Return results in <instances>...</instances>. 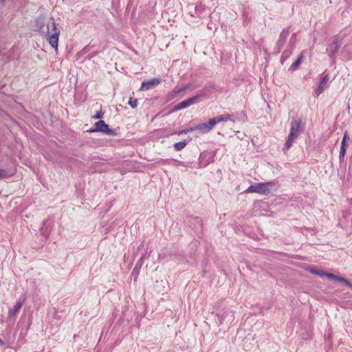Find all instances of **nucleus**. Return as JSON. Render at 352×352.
Returning <instances> with one entry per match:
<instances>
[{
  "label": "nucleus",
  "instance_id": "nucleus-1",
  "mask_svg": "<svg viewBox=\"0 0 352 352\" xmlns=\"http://www.w3.org/2000/svg\"><path fill=\"white\" fill-rule=\"evenodd\" d=\"M35 31L45 39L56 52L58 50V41L60 31L53 17L41 15L34 21Z\"/></svg>",
  "mask_w": 352,
  "mask_h": 352
},
{
  "label": "nucleus",
  "instance_id": "nucleus-16",
  "mask_svg": "<svg viewBox=\"0 0 352 352\" xmlns=\"http://www.w3.org/2000/svg\"><path fill=\"white\" fill-rule=\"evenodd\" d=\"M196 131L195 126L184 129L178 133V134L188 133Z\"/></svg>",
  "mask_w": 352,
  "mask_h": 352
},
{
  "label": "nucleus",
  "instance_id": "nucleus-4",
  "mask_svg": "<svg viewBox=\"0 0 352 352\" xmlns=\"http://www.w3.org/2000/svg\"><path fill=\"white\" fill-rule=\"evenodd\" d=\"M309 272L311 274H312L318 275V276H321V277L322 276H325L329 280H336V281L341 282V283L345 284L346 286H348L351 289H352V283L351 282H349L347 279L335 275V274H333L332 273L324 272L322 270H316V269H314V268L310 269L309 270Z\"/></svg>",
  "mask_w": 352,
  "mask_h": 352
},
{
  "label": "nucleus",
  "instance_id": "nucleus-12",
  "mask_svg": "<svg viewBox=\"0 0 352 352\" xmlns=\"http://www.w3.org/2000/svg\"><path fill=\"white\" fill-rule=\"evenodd\" d=\"M23 302V301H17L13 309L9 311L8 315L9 317L12 318L17 314L19 311L21 309Z\"/></svg>",
  "mask_w": 352,
  "mask_h": 352
},
{
  "label": "nucleus",
  "instance_id": "nucleus-8",
  "mask_svg": "<svg viewBox=\"0 0 352 352\" xmlns=\"http://www.w3.org/2000/svg\"><path fill=\"white\" fill-rule=\"evenodd\" d=\"M329 81V76H324L320 81L318 87L314 91L313 96L314 98H318L324 91V86Z\"/></svg>",
  "mask_w": 352,
  "mask_h": 352
},
{
  "label": "nucleus",
  "instance_id": "nucleus-5",
  "mask_svg": "<svg viewBox=\"0 0 352 352\" xmlns=\"http://www.w3.org/2000/svg\"><path fill=\"white\" fill-rule=\"evenodd\" d=\"M87 131L89 133L101 132L109 135H117L116 130L109 129V126L103 120H100L94 123L92 128Z\"/></svg>",
  "mask_w": 352,
  "mask_h": 352
},
{
  "label": "nucleus",
  "instance_id": "nucleus-6",
  "mask_svg": "<svg viewBox=\"0 0 352 352\" xmlns=\"http://www.w3.org/2000/svg\"><path fill=\"white\" fill-rule=\"evenodd\" d=\"M161 79L160 78H153L148 80L143 81L140 88V91H146L155 87L160 84Z\"/></svg>",
  "mask_w": 352,
  "mask_h": 352
},
{
  "label": "nucleus",
  "instance_id": "nucleus-20",
  "mask_svg": "<svg viewBox=\"0 0 352 352\" xmlns=\"http://www.w3.org/2000/svg\"><path fill=\"white\" fill-rule=\"evenodd\" d=\"M6 176V171L4 170L0 169V179Z\"/></svg>",
  "mask_w": 352,
  "mask_h": 352
},
{
  "label": "nucleus",
  "instance_id": "nucleus-24",
  "mask_svg": "<svg viewBox=\"0 0 352 352\" xmlns=\"http://www.w3.org/2000/svg\"><path fill=\"white\" fill-rule=\"evenodd\" d=\"M0 1H1V2L2 3H4V2L6 1V0H0Z\"/></svg>",
  "mask_w": 352,
  "mask_h": 352
},
{
  "label": "nucleus",
  "instance_id": "nucleus-2",
  "mask_svg": "<svg viewBox=\"0 0 352 352\" xmlns=\"http://www.w3.org/2000/svg\"><path fill=\"white\" fill-rule=\"evenodd\" d=\"M303 131L302 122L299 118H295L292 120L290 132L283 148V151H287L292 146L294 140Z\"/></svg>",
  "mask_w": 352,
  "mask_h": 352
},
{
  "label": "nucleus",
  "instance_id": "nucleus-10",
  "mask_svg": "<svg viewBox=\"0 0 352 352\" xmlns=\"http://www.w3.org/2000/svg\"><path fill=\"white\" fill-rule=\"evenodd\" d=\"M340 47V43H339L338 41H334L329 45V47L327 49V50L329 52L330 56H332L338 51Z\"/></svg>",
  "mask_w": 352,
  "mask_h": 352
},
{
  "label": "nucleus",
  "instance_id": "nucleus-18",
  "mask_svg": "<svg viewBox=\"0 0 352 352\" xmlns=\"http://www.w3.org/2000/svg\"><path fill=\"white\" fill-rule=\"evenodd\" d=\"M346 147L340 146V157H342L344 156L346 153Z\"/></svg>",
  "mask_w": 352,
  "mask_h": 352
},
{
  "label": "nucleus",
  "instance_id": "nucleus-9",
  "mask_svg": "<svg viewBox=\"0 0 352 352\" xmlns=\"http://www.w3.org/2000/svg\"><path fill=\"white\" fill-rule=\"evenodd\" d=\"M214 126V122L211 119L208 123H203L195 126L196 131H199L201 133H207L211 131Z\"/></svg>",
  "mask_w": 352,
  "mask_h": 352
},
{
  "label": "nucleus",
  "instance_id": "nucleus-7",
  "mask_svg": "<svg viewBox=\"0 0 352 352\" xmlns=\"http://www.w3.org/2000/svg\"><path fill=\"white\" fill-rule=\"evenodd\" d=\"M197 96H193V97L189 98L179 102V104H177L175 107V110H181V109H185L186 107H188L190 105L195 103L197 101Z\"/></svg>",
  "mask_w": 352,
  "mask_h": 352
},
{
  "label": "nucleus",
  "instance_id": "nucleus-11",
  "mask_svg": "<svg viewBox=\"0 0 352 352\" xmlns=\"http://www.w3.org/2000/svg\"><path fill=\"white\" fill-rule=\"evenodd\" d=\"M230 115L228 113L221 115L219 116H217L216 118H214L212 120V121L214 122V126H215L217 123L221 122H226L230 119Z\"/></svg>",
  "mask_w": 352,
  "mask_h": 352
},
{
  "label": "nucleus",
  "instance_id": "nucleus-21",
  "mask_svg": "<svg viewBox=\"0 0 352 352\" xmlns=\"http://www.w3.org/2000/svg\"><path fill=\"white\" fill-rule=\"evenodd\" d=\"M4 344H5L4 342L0 339V345L3 346Z\"/></svg>",
  "mask_w": 352,
  "mask_h": 352
},
{
  "label": "nucleus",
  "instance_id": "nucleus-23",
  "mask_svg": "<svg viewBox=\"0 0 352 352\" xmlns=\"http://www.w3.org/2000/svg\"><path fill=\"white\" fill-rule=\"evenodd\" d=\"M237 138H239L240 140H242V139H243V138H242V137H241V135H239L237 136Z\"/></svg>",
  "mask_w": 352,
  "mask_h": 352
},
{
  "label": "nucleus",
  "instance_id": "nucleus-13",
  "mask_svg": "<svg viewBox=\"0 0 352 352\" xmlns=\"http://www.w3.org/2000/svg\"><path fill=\"white\" fill-rule=\"evenodd\" d=\"M186 141L176 142L174 144V148L177 151H181L186 146Z\"/></svg>",
  "mask_w": 352,
  "mask_h": 352
},
{
  "label": "nucleus",
  "instance_id": "nucleus-15",
  "mask_svg": "<svg viewBox=\"0 0 352 352\" xmlns=\"http://www.w3.org/2000/svg\"><path fill=\"white\" fill-rule=\"evenodd\" d=\"M128 103L132 109H135L138 106V100L131 97Z\"/></svg>",
  "mask_w": 352,
  "mask_h": 352
},
{
  "label": "nucleus",
  "instance_id": "nucleus-17",
  "mask_svg": "<svg viewBox=\"0 0 352 352\" xmlns=\"http://www.w3.org/2000/svg\"><path fill=\"white\" fill-rule=\"evenodd\" d=\"M348 139H349L348 133H347V132H345L344 137L342 138V142H341V146H344V147L347 146L346 141Z\"/></svg>",
  "mask_w": 352,
  "mask_h": 352
},
{
  "label": "nucleus",
  "instance_id": "nucleus-14",
  "mask_svg": "<svg viewBox=\"0 0 352 352\" xmlns=\"http://www.w3.org/2000/svg\"><path fill=\"white\" fill-rule=\"evenodd\" d=\"M304 58L303 54H300L296 61H294L291 65L292 69H295L302 61Z\"/></svg>",
  "mask_w": 352,
  "mask_h": 352
},
{
  "label": "nucleus",
  "instance_id": "nucleus-19",
  "mask_svg": "<svg viewBox=\"0 0 352 352\" xmlns=\"http://www.w3.org/2000/svg\"><path fill=\"white\" fill-rule=\"evenodd\" d=\"M103 116V113L102 111H98L95 116H93L94 119H100Z\"/></svg>",
  "mask_w": 352,
  "mask_h": 352
},
{
  "label": "nucleus",
  "instance_id": "nucleus-22",
  "mask_svg": "<svg viewBox=\"0 0 352 352\" xmlns=\"http://www.w3.org/2000/svg\"><path fill=\"white\" fill-rule=\"evenodd\" d=\"M237 138H239L240 140H242V139H243V138H242V137H241V135H239L237 136Z\"/></svg>",
  "mask_w": 352,
  "mask_h": 352
},
{
  "label": "nucleus",
  "instance_id": "nucleus-3",
  "mask_svg": "<svg viewBox=\"0 0 352 352\" xmlns=\"http://www.w3.org/2000/svg\"><path fill=\"white\" fill-rule=\"evenodd\" d=\"M276 184L275 182L254 183L250 185L245 192L248 193H258L267 195L271 193L272 189H276Z\"/></svg>",
  "mask_w": 352,
  "mask_h": 352
}]
</instances>
